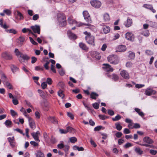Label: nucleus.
<instances>
[{"instance_id":"obj_22","label":"nucleus","mask_w":157,"mask_h":157,"mask_svg":"<svg viewBox=\"0 0 157 157\" xmlns=\"http://www.w3.org/2000/svg\"><path fill=\"white\" fill-rule=\"evenodd\" d=\"M67 34L69 38L72 40H75L76 38V35L72 33L71 31H68Z\"/></svg>"},{"instance_id":"obj_10","label":"nucleus","mask_w":157,"mask_h":157,"mask_svg":"<svg viewBox=\"0 0 157 157\" xmlns=\"http://www.w3.org/2000/svg\"><path fill=\"white\" fill-rule=\"evenodd\" d=\"M120 74L121 76L125 79H128L129 78L128 73L125 70L121 71L120 72Z\"/></svg>"},{"instance_id":"obj_55","label":"nucleus","mask_w":157,"mask_h":157,"mask_svg":"<svg viewBox=\"0 0 157 157\" xmlns=\"http://www.w3.org/2000/svg\"><path fill=\"white\" fill-rule=\"evenodd\" d=\"M29 39H30V40L31 43L34 45H37L38 44V43L35 41L31 37H29Z\"/></svg>"},{"instance_id":"obj_54","label":"nucleus","mask_w":157,"mask_h":157,"mask_svg":"<svg viewBox=\"0 0 157 157\" xmlns=\"http://www.w3.org/2000/svg\"><path fill=\"white\" fill-rule=\"evenodd\" d=\"M47 86V83L46 82H43L41 84V86L43 89L46 88Z\"/></svg>"},{"instance_id":"obj_20","label":"nucleus","mask_w":157,"mask_h":157,"mask_svg":"<svg viewBox=\"0 0 157 157\" xmlns=\"http://www.w3.org/2000/svg\"><path fill=\"white\" fill-rule=\"evenodd\" d=\"M107 76L113 80L115 81H116L118 79V76L115 74H113L112 75H107Z\"/></svg>"},{"instance_id":"obj_37","label":"nucleus","mask_w":157,"mask_h":157,"mask_svg":"<svg viewBox=\"0 0 157 157\" xmlns=\"http://www.w3.org/2000/svg\"><path fill=\"white\" fill-rule=\"evenodd\" d=\"M74 150H78V151H83L84 150V148L82 147H79L75 145L73 147Z\"/></svg>"},{"instance_id":"obj_53","label":"nucleus","mask_w":157,"mask_h":157,"mask_svg":"<svg viewBox=\"0 0 157 157\" xmlns=\"http://www.w3.org/2000/svg\"><path fill=\"white\" fill-rule=\"evenodd\" d=\"M10 112L11 115L13 117H14L17 115V113L13 110L11 109L10 110Z\"/></svg>"},{"instance_id":"obj_34","label":"nucleus","mask_w":157,"mask_h":157,"mask_svg":"<svg viewBox=\"0 0 157 157\" xmlns=\"http://www.w3.org/2000/svg\"><path fill=\"white\" fill-rule=\"evenodd\" d=\"M4 124L7 127H10L12 124V122L9 120H7L5 121Z\"/></svg>"},{"instance_id":"obj_14","label":"nucleus","mask_w":157,"mask_h":157,"mask_svg":"<svg viewBox=\"0 0 157 157\" xmlns=\"http://www.w3.org/2000/svg\"><path fill=\"white\" fill-rule=\"evenodd\" d=\"M31 28L33 30L34 33H37L38 34H40V28L39 26L37 25L32 26L31 27Z\"/></svg>"},{"instance_id":"obj_33","label":"nucleus","mask_w":157,"mask_h":157,"mask_svg":"<svg viewBox=\"0 0 157 157\" xmlns=\"http://www.w3.org/2000/svg\"><path fill=\"white\" fill-rule=\"evenodd\" d=\"M77 27H79L80 26H82L83 25H88V24H86V23H82L80 22H77V21H76V22L75 24Z\"/></svg>"},{"instance_id":"obj_39","label":"nucleus","mask_w":157,"mask_h":157,"mask_svg":"<svg viewBox=\"0 0 157 157\" xmlns=\"http://www.w3.org/2000/svg\"><path fill=\"white\" fill-rule=\"evenodd\" d=\"M38 92L40 94V96L43 98H44L45 94L44 92L41 90H38Z\"/></svg>"},{"instance_id":"obj_25","label":"nucleus","mask_w":157,"mask_h":157,"mask_svg":"<svg viewBox=\"0 0 157 157\" xmlns=\"http://www.w3.org/2000/svg\"><path fill=\"white\" fill-rule=\"evenodd\" d=\"M10 68L11 71L13 73H15L18 70V68L13 64L11 65Z\"/></svg>"},{"instance_id":"obj_26","label":"nucleus","mask_w":157,"mask_h":157,"mask_svg":"<svg viewBox=\"0 0 157 157\" xmlns=\"http://www.w3.org/2000/svg\"><path fill=\"white\" fill-rule=\"evenodd\" d=\"M36 157H44V153L41 151L38 150L35 154Z\"/></svg>"},{"instance_id":"obj_7","label":"nucleus","mask_w":157,"mask_h":157,"mask_svg":"<svg viewBox=\"0 0 157 157\" xmlns=\"http://www.w3.org/2000/svg\"><path fill=\"white\" fill-rule=\"evenodd\" d=\"M86 40L87 42L89 44L92 45H94V37L93 36H86Z\"/></svg>"},{"instance_id":"obj_38","label":"nucleus","mask_w":157,"mask_h":157,"mask_svg":"<svg viewBox=\"0 0 157 157\" xmlns=\"http://www.w3.org/2000/svg\"><path fill=\"white\" fill-rule=\"evenodd\" d=\"M129 55L128 56V58L130 59H133L135 57V54L134 53L129 52Z\"/></svg>"},{"instance_id":"obj_40","label":"nucleus","mask_w":157,"mask_h":157,"mask_svg":"<svg viewBox=\"0 0 157 157\" xmlns=\"http://www.w3.org/2000/svg\"><path fill=\"white\" fill-rule=\"evenodd\" d=\"M4 84L8 89L11 90L13 89V87L12 85L9 82H5Z\"/></svg>"},{"instance_id":"obj_29","label":"nucleus","mask_w":157,"mask_h":157,"mask_svg":"<svg viewBox=\"0 0 157 157\" xmlns=\"http://www.w3.org/2000/svg\"><path fill=\"white\" fill-rule=\"evenodd\" d=\"M103 29V32L105 34H107L110 31V28L109 26H104Z\"/></svg>"},{"instance_id":"obj_8","label":"nucleus","mask_w":157,"mask_h":157,"mask_svg":"<svg viewBox=\"0 0 157 157\" xmlns=\"http://www.w3.org/2000/svg\"><path fill=\"white\" fill-rule=\"evenodd\" d=\"M125 38L128 40L132 41L134 40V36L132 33L127 32L125 34Z\"/></svg>"},{"instance_id":"obj_44","label":"nucleus","mask_w":157,"mask_h":157,"mask_svg":"<svg viewBox=\"0 0 157 157\" xmlns=\"http://www.w3.org/2000/svg\"><path fill=\"white\" fill-rule=\"evenodd\" d=\"M63 91L61 90H60L58 92V94L60 97L62 98H63L64 96V95L63 94Z\"/></svg>"},{"instance_id":"obj_16","label":"nucleus","mask_w":157,"mask_h":157,"mask_svg":"<svg viewBox=\"0 0 157 157\" xmlns=\"http://www.w3.org/2000/svg\"><path fill=\"white\" fill-rule=\"evenodd\" d=\"M40 134V132L37 131L36 132H33L31 133V135L34 140L36 141L40 142L38 136Z\"/></svg>"},{"instance_id":"obj_51","label":"nucleus","mask_w":157,"mask_h":157,"mask_svg":"<svg viewBox=\"0 0 157 157\" xmlns=\"http://www.w3.org/2000/svg\"><path fill=\"white\" fill-rule=\"evenodd\" d=\"M100 118L101 120H105L107 118H109L108 117H107L105 115H99L98 116Z\"/></svg>"},{"instance_id":"obj_42","label":"nucleus","mask_w":157,"mask_h":157,"mask_svg":"<svg viewBox=\"0 0 157 157\" xmlns=\"http://www.w3.org/2000/svg\"><path fill=\"white\" fill-rule=\"evenodd\" d=\"M6 77L5 75V74L3 73L1 75V78L2 79V81L4 84L5 82H7V81H6Z\"/></svg>"},{"instance_id":"obj_41","label":"nucleus","mask_w":157,"mask_h":157,"mask_svg":"<svg viewBox=\"0 0 157 157\" xmlns=\"http://www.w3.org/2000/svg\"><path fill=\"white\" fill-rule=\"evenodd\" d=\"M115 125L117 130L118 131H121L122 129V127L120 124L119 123H116L115 124Z\"/></svg>"},{"instance_id":"obj_59","label":"nucleus","mask_w":157,"mask_h":157,"mask_svg":"<svg viewBox=\"0 0 157 157\" xmlns=\"http://www.w3.org/2000/svg\"><path fill=\"white\" fill-rule=\"evenodd\" d=\"M120 36V35L118 33H117L115 34L113 37V40H115L118 39L119 38Z\"/></svg>"},{"instance_id":"obj_12","label":"nucleus","mask_w":157,"mask_h":157,"mask_svg":"<svg viewBox=\"0 0 157 157\" xmlns=\"http://www.w3.org/2000/svg\"><path fill=\"white\" fill-rule=\"evenodd\" d=\"M104 66L103 68L104 70L107 72H113V68L111 67V66L108 64H103Z\"/></svg>"},{"instance_id":"obj_19","label":"nucleus","mask_w":157,"mask_h":157,"mask_svg":"<svg viewBox=\"0 0 157 157\" xmlns=\"http://www.w3.org/2000/svg\"><path fill=\"white\" fill-rule=\"evenodd\" d=\"M48 120L50 121L52 123L54 124H58V122L57 120L55 117H49L48 118Z\"/></svg>"},{"instance_id":"obj_58","label":"nucleus","mask_w":157,"mask_h":157,"mask_svg":"<svg viewBox=\"0 0 157 157\" xmlns=\"http://www.w3.org/2000/svg\"><path fill=\"white\" fill-rule=\"evenodd\" d=\"M52 82V79L50 78H47L46 80V83L48 84L49 85H51Z\"/></svg>"},{"instance_id":"obj_56","label":"nucleus","mask_w":157,"mask_h":157,"mask_svg":"<svg viewBox=\"0 0 157 157\" xmlns=\"http://www.w3.org/2000/svg\"><path fill=\"white\" fill-rule=\"evenodd\" d=\"M7 31H9L10 33H13V34H16L17 33V31L14 29H10V30H7Z\"/></svg>"},{"instance_id":"obj_64","label":"nucleus","mask_w":157,"mask_h":157,"mask_svg":"<svg viewBox=\"0 0 157 157\" xmlns=\"http://www.w3.org/2000/svg\"><path fill=\"white\" fill-rule=\"evenodd\" d=\"M59 72L61 76H63L65 74L64 71L62 68L59 70Z\"/></svg>"},{"instance_id":"obj_3","label":"nucleus","mask_w":157,"mask_h":157,"mask_svg":"<svg viewBox=\"0 0 157 157\" xmlns=\"http://www.w3.org/2000/svg\"><path fill=\"white\" fill-rule=\"evenodd\" d=\"M84 19L85 21L88 23H91V20L90 15L87 11H84L82 13Z\"/></svg>"},{"instance_id":"obj_30","label":"nucleus","mask_w":157,"mask_h":157,"mask_svg":"<svg viewBox=\"0 0 157 157\" xmlns=\"http://www.w3.org/2000/svg\"><path fill=\"white\" fill-rule=\"evenodd\" d=\"M67 21L68 23L70 25H75L76 21L73 19L71 17H68L67 19Z\"/></svg>"},{"instance_id":"obj_13","label":"nucleus","mask_w":157,"mask_h":157,"mask_svg":"<svg viewBox=\"0 0 157 157\" xmlns=\"http://www.w3.org/2000/svg\"><path fill=\"white\" fill-rule=\"evenodd\" d=\"M29 124L30 127L32 129H34L36 128V125L35 122L33 120L31 117H28Z\"/></svg>"},{"instance_id":"obj_15","label":"nucleus","mask_w":157,"mask_h":157,"mask_svg":"<svg viewBox=\"0 0 157 157\" xmlns=\"http://www.w3.org/2000/svg\"><path fill=\"white\" fill-rule=\"evenodd\" d=\"M20 57L22 59V60L21 59H19V61L21 63L24 62V61L25 60L27 61L30 59V57L27 54H24L23 53L21 55Z\"/></svg>"},{"instance_id":"obj_23","label":"nucleus","mask_w":157,"mask_h":157,"mask_svg":"<svg viewBox=\"0 0 157 157\" xmlns=\"http://www.w3.org/2000/svg\"><path fill=\"white\" fill-rule=\"evenodd\" d=\"M16 17V19L19 20H22L24 18L23 15L21 13L18 11H17V14Z\"/></svg>"},{"instance_id":"obj_57","label":"nucleus","mask_w":157,"mask_h":157,"mask_svg":"<svg viewBox=\"0 0 157 157\" xmlns=\"http://www.w3.org/2000/svg\"><path fill=\"white\" fill-rule=\"evenodd\" d=\"M122 135V133L121 132H118L115 134L116 136L118 138L121 137Z\"/></svg>"},{"instance_id":"obj_46","label":"nucleus","mask_w":157,"mask_h":157,"mask_svg":"<svg viewBox=\"0 0 157 157\" xmlns=\"http://www.w3.org/2000/svg\"><path fill=\"white\" fill-rule=\"evenodd\" d=\"M3 12L8 16H10L11 15V12L9 9H5L3 10Z\"/></svg>"},{"instance_id":"obj_61","label":"nucleus","mask_w":157,"mask_h":157,"mask_svg":"<svg viewBox=\"0 0 157 157\" xmlns=\"http://www.w3.org/2000/svg\"><path fill=\"white\" fill-rule=\"evenodd\" d=\"M143 6L146 8L149 9L150 10L151 8H152V6L151 5H148L147 4H145Z\"/></svg>"},{"instance_id":"obj_9","label":"nucleus","mask_w":157,"mask_h":157,"mask_svg":"<svg viewBox=\"0 0 157 157\" xmlns=\"http://www.w3.org/2000/svg\"><path fill=\"white\" fill-rule=\"evenodd\" d=\"M156 93L155 90H153L152 89L149 88H147L145 90V94L147 96H150L152 94H154Z\"/></svg>"},{"instance_id":"obj_52","label":"nucleus","mask_w":157,"mask_h":157,"mask_svg":"<svg viewBox=\"0 0 157 157\" xmlns=\"http://www.w3.org/2000/svg\"><path fill=\"white\" fill-rule=\"evenodd\" d=\"M35 70L36 71H43L44 69V68L43 67L41 66H36L35 67Z\"/></svg>"},{"instance_id":"obj_47","label":"nucleus","mask_w":157,"mask_h":157,"mask_svg":"<svg viewBox=\"0 0 157 157\" xmlns=\"http://www.w3.org/2000/svg\"><path fill=\"white\" fill-rule=\"evenodd\" d=\"M121 118V116L119 115L118 114L114 118H113L112 119L113 121H117L120 120Z\"/></svg>"},{"instance_id":"obj_35","label":"nucleus","mask_w":157,"mask_h":157,"mask_svg":"<svg viewBox=\"0 0 157 157\" xmlns=\"http://www.w3.org/2000/svg\"><path fill=\"white\" fill-rule=\"evenodd\" d=\"M79 46L83 50H86L88 49V48L85 44L83 43H79Z\"/></svg>"},{"instance_id":"obj_48","label":"nucleus","mask_w":157,"mask_h":157,"mask_svg":"<svg viewBox=\"0 0 157 157\" xmlns=\"http://www.w3.org/2000/svg\"><path fill=\"white\" fill-rule=\"evenodd\" d=\"M142 34L146 36H148L149 35V32L148 30H146L143 32Z\"/></svg>"},{"instance_id":"obj_4","label":"nucleus","mask_w":157,"mask_h":157,"mask_svg":"<svg viewBox=\"0 0 157 157\" xmlns=\"http://www.w3.org/2000/svg\"><path fill=\"white\" fill-rule=\"evenodd\" d=\"M2 57L7 60H10L13 59L12 55L9 52H5L2 53Z\"/></svg>"},{"instance_id":"obj_49","label":"nucleus","mask_w":157,"mask_h":157,"mask_svg":"<svg viewBox=\"0 0 157 157\" xmlns=\"http://www.w3.org/2000/svg\"><path fill=\"white\" fill-rule=\"evenodd\" d=\"M14 52L16 54V55L18 57L19 56H21V55L22 54V53L19 51L18 49L17 48H16L15 49Z\"/></svg>"},{"instance_id":"obj_50","label":"nucleus","mask_w":157,"mask_h":157,"mask_svg":"<svg viewBox=\"0 0 157 157\" xmlns=\"http://www.w3.org/2000/svg\"><path fill=\"white\" fill-rule=\"evenodd\" d=\"M58 85L62 89H63L65 87L64 83L62 82H59L58 84Z\"/></svg>"},{"instance_id":"obj_31","label":"nucleus","mask_w":157,"mask_h":157,"mask_svg":"<svg viewBox=\"0 0 157 157\" xmlns=\"http://www.w3.org/2000/svg\"><path fill=\"white\" fill-rule=\"evenodd\" d=\"M3 19H0V25L2 28L6 29L8 28V26H7L6 23L4 25L3 24Z\"/></svg>"},{"instance_id":"obj_28","label":"nucleus","mask_w":157,"mask_h":157,"mask_svg":"<svg viewBox=\"0 0 157 157\" xmlns=\"http://www.w3.org/2000/svg\"><path fill=\"white\" fill-rule=\"evenodd\" d=\"M90 97L94 99H96L97 98V97L98 96V94L94 92H92L90 94Z\"/></svg>"},{"instance_id":"obj_27","label":"nucleus","mask_w":157,"mask_h":157,"mask_svg":"<svg viewBox=\"0 0 157 157\" xmlns=\"http://www.w3.org/2000/svg\"><path fill=\"white\" fill-rule=\"evenodd\" d=\"M25 40V38L24 36H21L17 39V42L20 45H21Z\"/></svg>"},{"instance_id":"obj_36","label":"nucleus","mask_w":157,"mask_h":157,"mask_svg":"<svg viewBox=\"0 0 157 157\" xmlns=\"http://www.w3.org/2000/svg\"><path fill=\"white\" fill-rule=\"evenodd\" d=\"M135 152L140 155H141L143 153V151L140 148L137 147L135 149Z\"/></svg>"},{"instance_id":"obj_62","label":"nucleus","mask_w":157,"mask_h":157,"mask_svg":"<svg viewBox=\"0 0 157 157\" xmlns=\"http://www.w3.org/2000/svg\"><path fill=\"white\" fill-rule=\"evenodd\" d=\"M39 18V16L38 14H36L34 15L33 17V20L34 21H36Z\"/></svg>"},{"instance_id":"obj_63","label":"nucleus","mask_w":157,"mask_h":157,"mask_svg":"<svg viewBox=\"0 0 157 157\" xmlns=\"http://www.w3.org/2000/svg\"><path fill=\"white\" fill-rule=\"evenodd\" d=\"M133 64L131 62H127L126 64V66L127 67L130 68L132 67Z\"/></svg>"},{"instance_id":"obj_1","label":"nucleus","mask_w":157,"mask_h":157,"mask_svg":"<svg viewBox=\"0 0 157 157\" xmlns=\"http://www.w3.org/2000/svg\"><path fill=\"white\" fill-rule=\"evenodd\" d=\"M57 20L60 26L63 27L67 24L66 18L63 14L59 13L58 14Z\"/></svg>"},{"instance_id":"obj_5","label":"nucleus","mask_w":157,"mask_h":157,"mask_svg":"<svg viewBox=\"0 0 157 157\" xmlns=\"http://www.w3.org/2000/svg\"><path fill=\"white\" fill-rule=\"evenodd\" d=\"M91 6L96 8H98L101 5V3L100 1H90Z\"/></svg>"},{"instance_id":"obj_60","label":"nucleus","mask_w":157,"mask_h":157,"mask_svg":"<svg viewBox=\"0 0 157 157\" xmlns=\"http://www.w3.org/2000/svg\"><path fill=\"white\" fill-rule=\"evenodd\" d=\"M92 105L94 108L96 109H98L99 106V104L97 103H93Z\"/></svg>"},{"instance_id":"obj_6","label":"nucleus","mask_w":157,"mask_h":157,"mask_svg":"<svg viewBox=\"0 0 157 157\" xmlns=\"http://www.w3.org/2000/svg\"><path fill=\"white\" fill-rule=\"evenodd\" d=\"M126 49L127 48L125 45H120L116 47V52H123L125 51Z\"/></svg>"},{"instance_id":"obj_11","label":"nucleus","mask_w":157,"mask_h":157,"mask_svg":"<svg viewBox=\"0 0 157 157\" xmlns=\"http://www.w3.org/2000/svg\"><path fill=\"white\" fill-rule=\"evenodd\" d=\"M143 142L145 143V144H152L154 143L153 140L151 139L148 136H145L143 138Z\"/></svg>"},{"instance_id":"obj_45","label":"nucleus","mask_w":157,"mask_h":157,"mask_svg":"<svg viewBox=\"0 0 157 157\" xmlns=\"http://www.w3.org/2000/svg\"><path fill=\"white\" fill-rule=\"evenodd\" d=\"M90 23H88L87 24H88V25H87L88 26L86 28L90 29V30H91L92 31H94L95 29V27L94 25H90Z\"/></svg>"},{"instance_id":"obj_32","label":"nucleus","mask_w":157,"mask_h":157,"mask_svg":"<svg viewBox=\"0 0 157 157\" xmlns=\"http://www.w3.org/2000/svg\"><path fill=\"white\" fill-rule=\"evenodd\" d=\"M104 20L105 21H109L110 20V17L109 14L107 13H105L103 16Z\"/></svg>"},{"instance_id":"obj_18","label":"nucleus","mask_w":157,"mask_h":157,"mask_svg":"<svg viewBox=\"0 0 157 157\" xmlns=\"http://www.w3.org/2000/svg\"><path fill=\"white\" fill-rule=\"evenodd\" d=\"M146 22L149 24V25L151 27L157 28V22H153L149 20H146Z\"/></svg>"},{"instance_id":"obj_43","label":"nucleus","mask_w":157,"mask_h":157,"mask_svg":"<svg viewBox=\"0 0 157 157\" xmlns=\"http://www.w3.org/2000/svg\"><path fill=\"white\" fill-rule=\"evenodd\" d=\"M69 141L71 143H75L77 141V139L75 137H72L69 139Z\"/></svg>"},{"instance_id":"obj_2","label":"nucleus","mask_w":157,"mask_h":157,"mask_svg":"<svg viewBox=\"0 0 157 157\" xmlns=\"http://www.w3.org/2000/svg\"><path fill=\"white\" fill-rule=\"evenodd\" d=\"M108 60L110 63L116 65L119 62V59L117 56L116 55H111L108 57Z\"/></svg>"},{"instance_id":"obj_21","label":"nucleus","mask_w":157,"mask_h":157,"mask_svg":"<svg viewBox=\"0 0 157 157\" xmlns=\"http://www.w3.org/2000/svg\"><path fill=\"white\" fill-rule=\"evenodd\" d=\"M132 24V19L129 18H128L126 22L124 23V24L126 27H129Z\"/></svg>"},{"instance_id":"obj_24","label":"nucleus","mask_w":157,"mask_h":157,"mask_svg":"<svg viewBox=\"0 0 157 157\" xmlns=\"http://www.w3.org/2000/svg\"><path fill=\"white\" fill-rule=\"evenodd\" d=\"M134 110L142 117H143L144 116V114L141 111L140 109L136 108L134 109Z\"/></svg>"},{"instance_id":"obj_17","label":"nucleus","mask_w":157,"mask_h":157,"mask_svg":"<svg viewBox=\"0 0 157 157\" xmlns=\"http://www.w3.org/2000/svg\"><path fill=\"white\" fill-rule=\"evenodd\" d=\"M7 139L11 147H13L15 146V142L14 136L9 137L7 138Z\"/></svg>"}]
</instances>
